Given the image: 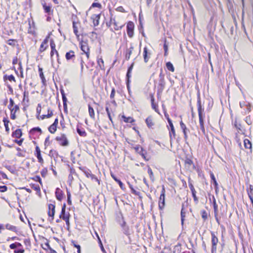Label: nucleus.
Returning a JSON list of instances; mask_svg holds the SVG:
<instances>
[{
  "mask_svg": "<svg viewBox=\"0 0 253 253\" xmlns=\"http://www.w3.org/2000/svg\"><path fill=\"white\" fill-rule=\"evenodd\" d=\"M66 206L65 204L63 205L62 208L61 213L60 214V218L63 219V220L67 219V218L70 217V214L69 212H66Z\"/></svg>",
  "mask_w": 253,
  "mask_h": 253,
  "instance_id": "0eeeda50",
  "label": "nucleus"
},
{
  "mask_svg": "<svg viewBox=\"0 0 253 253\" xmlns=\"http://www.w3.org/2000/svg\"><path fill=\"white\" fill-rule=\"evenodd\" d=\"M57 126L54 125H51L48 128V130L51 133H54L56 130Z\"/></svg>",
  "mask_w": 253,
  "mask_h": 253,
  "instance_id": "7c9ffc66",
  "label": "nucleus"
},
{
  "mask_svg": "<svg viewBox=\"0 0 253 253\" xmlns=\"http://www.w3.org/2000/svg\"><path fill=\"white\" fill-rule=\"evenodd\" d=\"M62 100H63V107L65 110L67 109V98L66 97L65 95H63L62 96Z\"/></svg>",
  "mask_w": 253,
  "mask_h": 253,
  "instance_id": "c9c22d12",
  "label": "nucleus"
},
{
  "mask_svg": "<svg viewBox=\"0 0 253 253\" xmlns=\"http://www.w3.org/2000/svg\"><path fill=\"white\" fill-rule=\"evenodd\" d=\"M9 109L11 111V119L12 120H15L16 118L15 114L16 112L19 109V106L17 105H15L13 108L10 107Z\"/></svg>",
  "mask_w": 253,
  "mask_h": 253,
  "instance_id": "1a4fd4ad",
  "label": "nucleus"
},
{
  "mask_svg": "<svg viewBox=\"0 0 253 253\" xmlns=\"http://www.w3.org/2000/svg\"><path fill=\"white\" fill-rule=\"evenodd\" d=\"M148 173L149 175L150 179L152 180V182H154L155 180V177L152 169L149 166H148Z\"/></svg>",
  "mask_w": 253,
  "mask_h": 253,
  "instance_id": "4be33fe9",
  "label": "nucleus"
},
{
  "mask_svg": "<svg viewBox=\"0 0 253 253\" xmlns=\"http://www.w3.org/2000/svg\"><path fill=\"white\" fill-rule=\"evenodd\" d=\"M39 72H40V77H41V79L42 80V81L43 83L45 81V79L44 77V75L42 72V68H39Z\"/></svg>",
  "mask_w": 253,
  "mask_h": 253,
  "instance_id": "ea45409f",
  "label": "nucleus"
},
{
  "mask_svg": "<svg viewBox=\"0 0 253 253\" xmlns=\"http://www.w3.org/2000/svg\"><path fill=\"white\" fill-rule=\"evenodd\" d=\"M9 102H10V104L8 105L9 109H10V107L13 108L14 106V101L12 99L10 98V100H9Z\"/></svg>",
  "mask_w": 253,
  "mask_h": 253,
  "instance_id": "6e6d98bb",
  "label": "nucleus"
},
{
  "mask_svg": "<svg viewBox=\"0 0 253 253\" xmlns=\"http://www.w3.org/2000/svg\"><path fill=\"white\" fill-rule=\"evenodd\" d=\"M166 67L169 71H170L172 72H174V68L173 66V65L172 64V63L171 62H167L166 63Z\"/></svg>",
  "mask_w": 253,
  "mask_h": 253,
  "instance_id": "c85d7f7f",
  "label": "nucleus"
},
{
  "mask_svg": "<svg viewBox=\"0 0 253 253\" xmlns=\"http://www.w3.org/2000/svg\"><path fill=\"white\" fill-rule=\"evenodd\" d=\"M112 27H113V28L115 30H120L122 27H123V25H119L118 24L116 21L115 20L113 21H112Z\"/></svg>",
  "mask_w": 253,
  "mask_h": 253,
  "instance_id": "a211bd4d",
  "label": "nucleus"
},
{
  "mask_svg": "<svg viewBox=\"0 0 253 253\" xmlns=\"http://www.w3.org/2000/svg\"><path fill=\"white\" fill-rule=\"evenodd\" d=\"M117 10L120 12H125V10L122 6H119L117 8Z\"/></svg>",
  "mask_w": 253,
  "mask_h": 253,
  "instance_id": "338daca9",
  "label": "nucleus"
},
{
  "mask_svg": "<svg viewBox=\"0 0 253 253\" xmlns=\"http://www.w3.org/2000/svg\"><path fill=\"white\" fill-rule=\"evenodd\" d=\"M97 63L101 68H102V64L103 65L104 61L102 58H99L97 60Z\"/></svg>",
  "mask_w": 253,
  "mask_h": 253,
  "instance_id": "3c124183",
  "label": "nucleus"
},
{
  "mask_svg": "<svg viewBox=\"0 0 253 253\" xmlns=\"http://www.w3.org/2000/svg\"><path fill=\"white\" fill-rule=\"evenodd\" d=\"M164 48L165 50V56H167L168 55V45L167 44V41L166 40H165V43L164 44Z\"/></svg>",
  "mask_w": 253,
  "mask_h": 253,
  "instance_id": "e433bc0d",
  "label": "nucleus"
},
{
  "mask_svg": "<svg viewBox=\"0 0 253 253\" xmlns=\"http://www.w3.org/2000/svg\"><path fill=\"white\" fill-rule=\"evenodd\" d=\"M43 7L46 13H49L50 12L51 7L50 6H47L45 4H43Z\"/></svg>",
  "mask_w": 253,
  "mask_h": 253,
  "instance_id": "a19ab883",
  "label": "nucleus"
},
{
  "mask_svg": "<svg viewBox=\"0 0 253 253\" xmlns=\"http://www.w3.org/2000/svg\"><path fill=\"white\" fill-rule=\"evenodd\" d=\"M81 50L86 54L87 59L89 57V48L86 41H82L80 42Z\"/></svg>",
  "mask_w": 253,
  "mask_h": 253,
  "instance_id": "f257e3e1",
  "label": "nucleus"
},
{
  "mask_svg": "<svg viewBox=\"0 0 253 253\" xmlns=\"http://www.w3.org/2000/svg\"><path fill=\"white\" fill-rule=\"evenodd\" d=\"M48 38L49 36L47 37L46 39H44V40L42 43L40 48V51L41 52L43 51L46 48L47 46H45V45H46L47 44L48 42Z\"/></svg>",
  "mask_w": 253,
  "mask_h": 253,
  "instance_id": "ddd939ff",
  "label": "nucleus"
},
{
  "mask_svg": "<svg viewBox=\"0 0 253 253\" xmlns=\"http://www.w3.org/2000/svg\"><path fill=\"white\" fill-rule=\"evenodd\" d=\"M49 211L48 212V214L49 217V220L50 222H51L53 220L54 215L55 214V206L52 204H49L48 205Z\"/></svg>",
  "mask_w": 253,
  "mask_h": 253,
  "instance_id": "7ed1b4c3",
  "label": "nucleus"
},
{
  "mask_svg": "<svg viewBox=\"0 0 253 253\" xmlns=\"http://www.w3.org/2000/svg\"><path fill=\"white\" fill-rule=\"evenodd\" d=\"M180 125L181 128L182 129L183 131L186 130L187 129L185 125L182 122V121L180 122Z\"/></svg>",
  "mask_w": 253,
  "mask_h": 253,
  "instance_id": "5fc2aeb1",
  "label": "nucleus"
},
{
  "mask_svg": "<svg viewBox=\"0 0 253 253\" xmlns=\"http://www.w3.org/2000/svg\"><path fill=\"white\" fill-rule=\"evenodd\" d=\"M7 189V188L6 186H0V192H4Z\"/></svg>",
  "mask_w": 253,
  "mask_h": 253,
  "instance_id": "603ef678",
  "label": "nucleus"
},
{
  "mask_svg": "<svg viewBox=\"0 0 253 253\" xmlns=\"http://www.w3.org/2000/svg\"><path fill=\"white\" fill-rule=\"evenodd\" d=\"M244 146L246 149H249L250 150V152H252V144L251 141L248 139H246L244 140Z\"/></svg>",
  "mask_w": 253,
  "mask_h": 253,
  "instance_id": "dca6fc26",
  "label": "nucleus"
},
{
  "mask_svg": "<svg viewBox=\"0 0 253 253\" xmlns=\"http://www.w3.org/2000/svg\"><path fill=\"white\" fill-rule=\"evenodd\" d=\"M93 7H100L101 4L98 3H93L92 5Z\"/></svg>",
  "mask_w": 253,
  "mask_h": 253,
  "instance_id": "69168bd1",
  "label": "nucleus"
},
{
  "mask_svg": "<svg viewBox=\"0 0 253 253\" xmlns=\"http://www.w3.org/2000/svg\"><path fill=\"white\" fill-rule=\"evenodd\" d=\"M189 187H190V188L192 192V196H193L194 201L195 202H197L198 200V198L197 197V196L196 195V191L194 188V186H193V185L192 184H189Z\"/></svg>",
  "mask_w": 253,
  "mask_h": 253,
  "instance_id": "f3484780",
  "label": "nucleus"
},
{
  "mask_svg": "<svg viewBox=\"0 0 253 253\" xmlns=\"http://www.w3.org/2000/svg\"><path fill=\"white\" fill-rule=\"evenodd\" d=\"M115 89L113 88V89L112 90V91H111V94H110V97H111V98H114V95H115Z\"/></svg>",
  "mask_w": 253,
  "mask_h": 253,
  "instance_id": "e2e57ef3",
  "label": "nucleus"
},
{
  "mask_svg": "<svg viewBox=\"0 0 253 253\" xmlns=\"http://www.w3.org/2000/svg\"><path fill=\"white\" fill-rule=\"evenodd\" d=\"M150 55H151V53L148 52L147 47H144V51H143V57H144V62L145 63H147L148 61V60L150 57Z\"/></svg>",
  "mask_w": 253,
  "mask_h": 253,
  "instance_id": "9b49d317",
  "label": "nucleus"
},
{
  "mask_svg": "<svg viewBox=\"0 0 253 253\" xmlns=\"http://www.w3.org/2000/svg\"><path fill=\"white\" fill-rule=\"evenodd\" d=\"M77 132L81 136H85L86 135V133L84 130H82L79 128H77Z\"/></svg>",
  "mask_w": 253,
  "mask_h": 253,
  "instance_id": "2f4dec72",
  "label": "nucleus"
},
{
  "mask_svg": "<svg viewBox=\"0 0 253 253\" xmlns=\"http://www.w3.org/2000/svg\"><path fill=\"white\" fill-rule=\"evenodd\" d=\"M131 52H132V50L130 49H129L128 50V52L126 54V58L127 59H129L130 56V55L131 54Z\"/></svg>",
  "mask_w": 253,
  "mask_h": 253,
  "instance_id": "4d7b16f0",
  "label": "nucleus"
},
{
  "mask_svg": "<svg viewBox=\"0 0 253 253\" xmlns=\"http://www.w3.org/2000/svg\"><path fill=\"white\" fill-rule=\"evenodd\" d=\"M62 191L60 190L59 188H57L55 191V195L57 199L59 201H61L63 198V195L62 194Z\"/></svg>",
  "mask_w": 253,
  "mask_h": 253,
  "instance_id": "6ab92c4d",
  "label": "nucleus"
},
{
  "mask_svg": "<svg viewBox=\"0 0 253 253\" xmlns=\"http://www.w3.org/2000/svg\"><path fill=\"white\" fill-rule=\"evenodd\" d=\"M53 116V112L51 110H50L49 109L48 110V114L42 115L41 117L42 119H44L45 118H49Z\"/></svg>",
  "mask_w": 253,
  "mask_h": 253,
  "instance_id": "393cba45",
  "label": "nucleus"
},
{
  "mask_svg": "<svg viewBox=\"0 0 253 253\" xmlns=\"http://www.w3.org/2000/svg\"><path fill=\"white\" fill-rule=\"evenodd\" d=\"M56 140L61 142V145L63 146L68 145V141L65 134H62L60 136H58L56 138Z\"/></svg>",
  "mask_w": 253,
  "mask_h": 253,
  "instance_id": "f03ea898",
  "label": "nucleus"
},
{
  "mask_svg": "<svg viewBox=\"0 0 253 253\" xmlns=\"http://www.w3.org/2000/svg\"><path fill=\"white\" fill-rule=\"evenodd\" d=\"M133 149L135 150V151L139 153L140 155L142 156V157L146 159V157L145 156V154L146 153L145 151L143 150L142 147L139 145H136L133 147Z\"/></svg>",
  "mask_w": 253,
  "mask_h": 253,
  "instance_id": "6e6552de",
  "label": "nucleus"
},
{
  "mask_svg": "<svg viewBox=\"0 0 253 253\" xmlns=\"http://www.w3.org/2000/svg\"><path fill=\"white\" fill-rule=\"evenodd\" d=\"M165 190L164 187H163L159 201V206L160 209H163L165 206Z\"/></svg>",
  "mask_w": 253,
  "mask_h": 253,
  "instance_id": "20e7f679",
  "label": "nucleus"
},
{
  "mask_svg": "<svg viewBox=\"0 0 253 253\" xmlns=\"http://www.w3.org/2000/svg\"><path fill=\"white\" fill-rule=\"evenodd\" d=\"M133 28H134V25H133V22H129L127 25V33L128 36L130 38H131L133 36Z\"/></svg>",
  "mask_w": 253,
  "mask_h": 253,
  "instance_id": "39448f33",
  "label": "nucleus"
},
{
  "mask_svg": "<svg viewBox=\"0 0 253 253\" xmlns=\"http://www.w3.org/2000/svg\"><path fill=\"white\" fill-rule=\"evenodd\" d=\"M185 163L189 165H191L192 164V161L190 159H187L185 161Z\"/></svg>",
  "mask_w": 253,
  "mask_h": 253,
  "instance_id": "774afa93",
  "label": "nucleus"
},
{
  "mask_svg": "<svg viewBox=\"0 0 253 253\" xmlns=\"http://www.w3.org/2000/svg\"><path fill=\"white\" fill-rule=\"evenodd\" d=\"M211 236L212 252L213 253L214 251L215 252L216 251V245L218 242V240L217 238L216 237V236L214 235V234L213 233H211Z\"/></svg>",
  "mask_w": 253,
  "mask_h": 253,
  "instance_id": "423d86ee",
  "label": "nucleus"
},
{
  "mask_svg": "<svg viewBox=\"0 0 253 253\" xmlns=\"http://www.w3.org/2000/svg\"><path fill=\"white\" fill-rule=\"evenodd\" d=\"M73 29H74V33L75 34V35L78 37V28L76 26L75 23L73 22Z\"/></svg>",
  "mask_w": 253,
  "mask_h": 253,
  "instance_id": "49530a36",
  "label": "nucleus"
},
{
  "mask_svg": "<svg viewBox=\"0 0 253 253\" xmlns=\"http://www.w3.org/2000/svg\"><path fill=\"white\" fill-rule=\"evenodd\" d=\"M25 252L24 249L17 250L14 251L15 253H24Z\"/></svg>",
  "mask_w": 253,
  "mask_h": 253,
  "instance_id": "680f3d73",
  "label": "nucleus"
},
{
  "mask_svg": "<svg viewBox=\"0 0 253 253\" xmlns=\"http://www.w3.org/2000/svg\"><path fill=\"white\" fill-rule=\"evenodd\" d=\"M146 123L149 127H152L154 125L153 120L151 117H148L146 119Z\"/></svg>",
  "mask_w": 253,
  "mask_h": 253,
  "instance_id": "b1692460",
  "label": "nucleus"
},
{
  "mask_svg": "<svg viewBox=\"0 0 253 253\" xmlns=\"http://www.w3.org/2000/svg\"><path fill=\"white\" fill-rule=\"evenodd\" d=\"M84 61L83 60V59H81V73L83 72V69H84Z\"/></svg>",
  "mask_w": 253,
  "mask_h": 253,
  "instance_id": "bf43d9fd",
  "label": "nucleus"
},
{
  "mask_svg": "<svg viewBox=\"0 0 253 253\" xmlns=\"http://www.w3.org/2000/svg\"><path fill=\"white\" fill-rule=\"evenodd\" d=\"M197 104H198V111L199 116H204L203 114V113L204 112V109L202 108V106L201 105V99H200L199 95H198V97Z\"/></svg>",
  "mask_w": 253,
  "mask_h": 253,
  "instance_id": "9d476101",
  "label": "nucleus"
},
{
  "mask_svg": "<svg viewBox=\"0 0 253 253\" xmlns=\"http://www.w3.org/2000/svg\"><path fill=\"white\" fill-rule=\"evenodd\" d=\"M171 252L170 250H169L168 248L164 249L162 251L161 253H170Z\"/></svg>",
  "mask_w": 253,
  "mask_h": 253,
  "instance_id": "13d9d810",
  "label": "nucleus"
},
{
  "mask_svg": "<svg viewBox=\"0 0 253 253\" xmlns=\"http://www.w3.org/2000/svg\"><path fill=\"white\" fill-rule=\"evenodd\" d=\"M245 121L247 123V124L248 125H251L252 123V120H251V118L250 116L246 117V118H245Z\"/></svg>",
  "mask_w": 253,
  "mask_h": 253,
  "instance_id": "a18cd8bd",
  "label": "nucleus"
},
{
  "mask_svg": "<svg viewBox=\"0 0 253 253\" xmlns=\"http://www.w3.org/2000/svg\"><path fill=\"white\" fill-rule=\"evenodd\" d=\"M213 208H214V213L217 214V211H218V208H217V205L216 203L215 199H214V200H213Z\"/></svg>",
  "mask_w": 253,
  "mask_h": 253,
  "instance_id": "c03bdc74",
  "label": "nucleus"
},
{
  "mask_svg": "<svg viewBox=\"0 0 253 253\" xmlns=\"http://www.w3.org/2000/svg\"><path fill=\"white\" fill-rule=\"evenodd\" d=\"M72 244H73V245L75 247H76V248H77L78 249V251H77V252H78V253H81V247H80V245H77V244H76L75 242V241H73L72 242Z\"/></svg>",
  "mask_w": 253,
  "mask_h": 253,
  "instance_id": "37998d69",
  "label": "nucleus"
},
{
  "mask_svg": "<svg viewBox=\"0 0 253 253\" xmlns=\"http://www.w3.org/2000/svg\"><path fill=\"white\" fill-rule=\"evenodd\" d=\"M67 195L68 203L69 205H71V194H70V192L67 191Z\"/></svg>",
  "mask_w": 253,
  "mask_h": 253,
  "instance_id": "8fccbe9b",
  "label": "nucleus"
},
{
  "mask_svg": "<svg viewBox=\"0 0 253 253\" xmlns=\"http://www.w3.org/2000/svg\"><path fill=\"white\" fill-rule=\"evenodd\" d=\"M111 176L117 182H118L121 188L123 189L124 187L123 183L119 179H118L114 175L111 174Z\"/></svg>",
  "mask_w": 253,
  "mask_h": 253,
  "instance_id": "bb28decb",
  "label": "nucleus"
},
{
  "mask_svg": "<svg viewBox=\"0 0 253 253\" xmlns=\"http://www.w3.org/2000/svg\"><path fill=\"white\" fill-rule=\"evenodd\" d=\"M3 121L4 122V125L5 127V130L7 132H8L9 130V127H8L9 121L7 120L6 119L4 118L3 120Z\"/></svg>",
  "mask_w": 253,
  "mask_h": 253,
  "instance_id": "f704fd0d",
  "label": "nucleus"
},
{
  "mask_svg": "<svg viewBox=\"0 0 253 253\" xmlns=\"http://www.w3.org/2000/svg\"><path fill=\"white\" fill-rule=\"evenodd\" d=\"M126 222H124L123 224H122V227H123L125 234L128 235L129 234L128 231L129 229L128 227L127 226H126Z\"/></svg>",
  "mask_w": 253,
  "mask_h": 253,
  "instance_id": "473e14b6",
  "label": "nucleus"
},
{
  "mask_svg": "<svg viewBox=\"0 0 253 253\" xmlns=\"http://www.w3.org/2000/svg\"><path fill=\"white\" fill-rule=\"evenodd\" d=\"M36 156L38 159V162L40 163H42L43 162V160L41 156L40 149L38 146H36Z\"/></svg>",
  "mask_w": 253,
  "mask_h": 253,
  "instance_id": "f8f14e48",
  "label": "nucleus"
},
{
  "mask_svg": "<svg viewBox=\"0 0 253 253\" xmlns=\"http://www.w3.org/2000/svg\"><path fill=\"white\" fill-rule=\"evenodd\" d=\"M29 28L28 30V33L33 34L34 32V29H33L31 27V22L30 21H29Z\"/></svg>",
  "mask_w": 253,
  "mask_h": 253,
  "instance_id": "864d4df0",
  "label": "nucleus"
},
{
  "mask_svg": "<svg viewBox=\"0 0 253 253\" xmlns=\"http://www.w3.org/2000/svg\"><path fill=\"white\" fill-rule=\"evenodd\" d=\"M41 111V104H39L38 107L37 108V113L40 114Z\"/></svg>",
  "mask_w": 253,
  "mask_h": 253,
  "instance_id": "052dcab7",
  "label": "nucleus"
},
{
  "mask_svg": "<svg viewBox=\"0 0 253 253\" xmlns=\"http://www.w3.org/2000/svg\"><path fill=\"white\" fill-rule=\"evenodd\" d=\"M5 78L8 80L9 81H14V82H15V78L14 77L11 75H9V76H5Z\"/></svg>",
  "mask_w": 253,
  "mask_h": 253,
  "instance_id": "de8ad7c7",
  "label": "nucleus"
},
{
  "mask_svg": "<svg viewBox=\"0 0 253 253\" xmlns=\"http://www.w3.org/2000/svg\"><path fill=\"white\" fill-rule=\"evenodd\" d=\"M186 212L184 211L183 209H182L181 211V224L183 225L184 220V217H185Z\"/></svg>",
  "mask_w": 253,
  "mask_h": 253,
  "instance_id": "4c0bfd02",
  "label": "nucleus"
},
{
  "mask_svg": "<svg viewBox=\"0 0 253 253\" xmlns=\"http://www.w3.org/2000/svg\"><path fill=\"white\" fill-rule=\"evenodd\" d=\"M6 229L12 231H16V227L13 225H11L9 224H7L5 225Z\"/></svg>",
  "mask_w": 253,
  "mask_h": 253,
  "instance_id": "72a5a7b5",
  "label": "nucleus"
},
{
  "mask_svg": "<svg viewBox=\"0 0 253 253\" xmlns=\"http://www.w3.org/2000/svg\"><path fill=\"white\" fill-rule=\"evenodd\" d=\"M211 180L213 182V183H214L215 186L216 187L217 186V181H216V180L215 179V178L213 174L211 173Z\"/></svg>",
  "mask_w": 253,
  "mask_h": 253,
  "instance_id": "09e8293b",
  "label": "nucleus"
},
{
  "mask_svg": "<svg viewBox=\"0 0 253 253\" xmlns=\"http://www.w3.org/2000/svg\"><path fill=\"white\" fill-rule=\"evenodd\" d=\"M205 117V115L204 116H199V123L200 125V128L202 131V132L205 133V129L204 126V118Z\"/></svg>",
  "mask_w": 253,
  "mask_h": 253,
  "instance_id": "2eb2a0df",
  "label": "nucleus"
},
{
  "mask_svg": "<svg viewBox=\"0 0 253 253\" xmlns=\"http://www.w3.org/2000/svg\"><path fill=\"white\" fill-rule=\"evenodd\" d=\"M13 135L17 138H19L22 135V131L20 129H16L13 133Z\"/></svg>",
  "mask_w": 253,
  "mask_h": 253,
  "instance_id": "5701e85b",
  "label": "nucleus"
},
{
  "mask_svg": "<svg viewBox=\"0 0 253 253\" xmlns=\"http://www.w3.org/2000/svg\"><path fill=\"white\" fill-rule=\"evenodd\" d=\"M65 57L66 59L68 60L72 59L75 57L74 52L73 50H70L66 53Z\"/></svg>",
  "mask_w": 253,
  "mask_h": 253,
  "instance_id": "aec40b11",
  "label": "nucleus"
},
{
  "mask_svg": "<svg viewBox=\"0 0 253 253\" xmlns=\"http://www.w3.org/2000/svg\"><path fill=\"white\" fill-rule=\"evenodd\" d=\"M88 112H89L90 117L91 118H94L95 114H94V109L92 107L90 106V105H88Z\"/></svg>",
  "mask_w": 253,
  "mask_h": 253,
  "instance_id": "a878e982",
  "label": "nucleus"
},
{
  "mask_svg": "<svg viewBox=\"0 0 253 253\" xmlns=\"http://www.w3.org/2000/svg\"><path fill=\"white\" fill-rule=\"evenodd\" d=\"M202 217L204 220H206L208 218V213L206 211H201Z\"/></svg>",
  "mask_w": 253,
  "mask_h": 253,
  "instance_id": "58836bf2",
  "label": "nucleus"
},
{
  "mask_svg": "<svg viewBox=\"0 0 253 253\" xmlns=\"http://www.w3.org/2000/svg\"><path fill=\"white\" fill-rule=\"evenodd\" d=\"M168 121L170 127V131L169 132L170 138L171 139V133L173 134V136H175V130L174 128V126L172 124V121L169 118H168Z\"/></svg>",
  "mask_w": 253,
  "mask_h": 253,
  "instance_id": "4468645a",
  "label": "nucleus"
},
{
  "mask_svg": "<svg viewBox=\"0 0 253 253\" xmlns=\"http://www.w3.org/2000/svg\"><path fill=\"white\" fill-rule=\"evenodd\" d=\"M133 64H132L128 68V71H127V74H126V77L128 79V82L129 81V78L130 77V72L132 69V68H133Z\"/></svg>",
  "mask_w": 253,
  "mask_h": 253,
  "instance_id": "79ce46f5",
  "label": "nucleus"
},
{
  "mask_svg": "<svg viewBox=\"0 0 253 253\" xmlns=\"http://www.w3.org/2000/svg\"><path fill=\"white\" fill-rule=\"evenodd\" d=\"M9 247L11 249H15L17 248L16 245H15V243H13V244H11L9 246Z\"/></svg>",
  "mask_w": 253,
  "mask_h": 253,
  "instance_id": "0e129e2a",
  "label": "nucleus"
},
{
  "mask_svg": "<svg viewBox=\"0 0 253 253\" xmlns=\"http://www.w3.org/2000/svg\"><path fill=\"white\" fill-rule=\"evenodd\" d=\"M50 47L52 50H55V53L57 55V56H58V51L55 49V44L53 40L50 41Z\"/></svg>",
  "mask_w": 253,
  "mask_h": 253,
  "instance_id": "c756f323",
  "label": "nucleus"
},
{
  "mask_svg": "<svg viewBox=\"0 0 253 253\" xmlns=\"http://www.w3.org/2000/svg\"><path fill=\"white\" fill-rule=\"evenodd\" d=\"M122 117L126 123H131L134 121L133 119L131 117H126L124 115H123Z\"/></svg>",
  "mask_w": 253,
  "mask_h": 253,
  "instance_id": "cd10ccee",
  "label": "nucleus"
},
{
  "mask_svg": "<svg viewBox=\"0 0 253 253\" xmlns=\"http://www.w3.org/2000/svg\"><path fill=\"white\" fill-rule=\"evenodd\" d=\"M93 19V24L95 26H97L99 24V19L100 18L99 15H93L92 17Z\"/></svg>",
  "mask_w": 253,
  "mask_h": 253,
  "instance_id": "412c9836",
  "label": "nucleus"
}]
</instances>
